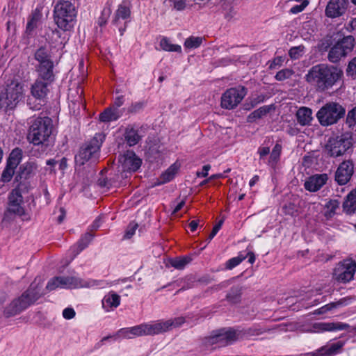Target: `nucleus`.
Wrapping results in <instances>:
<instances>
[{
    "instance_id": "c756f323",
    "label": "nucleus",
    "mask_w": 356,
    "mask_h": 356,
    "mask_svg": "<svg viewBox=\"0 0 356 356\" xmlns=\"http://www.w3.org/2000/svg\"><path fill=\"white\" fill-rule=\"evenodd\" d=\"M343 210L347 213H353L356 211V188L350 191L343 204Z\"/></svg>"
},
{
    "instance_id": "6e6552de",
    "label": "nucleus",
    "mask_w": 356,
    "mask_h": 356,
    "mask_svg": "<svg viewBox=\"0 0 356 356\" xmlns=\"http://www.w3.org/2000/svg\"><path fill=\"white\" fill-rule=\"evenodd\" d=\"M346 113L345 108L339 103L328 102L321 107L316 113V118L322 126L336 124Z\"/></svg>"
},
{
    "instance_id": "412c9836",
    "label": "nucleus",
    "mask_w": 356,
    "mask_h": 356,
    "mask_svg": "<svg viewBox=\"0 0 356 356\" xmlns=\"http://www.w3.org/2000/svg\"><path fill=\"white\" fill-rule=\"evenodd\" d=\"M169 323L164 321H156L147 323H142L143 333L145 335H156L168 331Z\"/></svg>"
},
{
    "instance_id": "603ef678",
    "label": "nucleus",
    "mask_w": 356,
    "mask_h": 356,
    "mask_svg": "<svg viewBox=\"0 0 356 356\" xmlns=\"http://www.w3.org/2000/svg\"><path fill=\"white\" fill-rule=\"evenodd\" d=\"M309 1L308 0H304L301 4L293 6L289 10V13L293 15L298 14L303 11L305 8L309 5Z\"/></svg>"
},
{
    "instance_id": "4468645a",
    "label": "nucleus",
    "mask_w": 356,
    "mask_h": 356,
    "mask_svg": "<svg viewBox=\"0 0 356 356\" xmlns=\"http://www.w3.org/2000/svg\"><path fill=\"white\" fill-rule=\"evenodd\" d=\"M354 172V165L352 161L346 160L341 163L335 172V181L338 184H346L351 179Z\"/></svg>"
},
{
    "instance_id": "c03bdc74",
    "label": "nucleus",
    "mask_w": 356,
    "mask_h": 356,
    "mask_svg": "<svg viewBox=\"0 0 356 356\" xmlns=\"http://www.w3.org/2000/svg\"><path fill=\"white\" fill-rule=\"evenodd\" d=\"M165 323H169L168 326V331L170 330L172 328H175L183 325L186 321V318L183 316L177 317L172 319H168L167 321H164Z\"/></svg>"
},
{
    "instance_id": "2eb2a0df",
    "label": "nucleus",
    "mask_w": 356,
    "mask_h": 356,
    "mask_svg": "<svg viewBox=\"0 0 356 356\" xmlns=\"http://www.w3.org/2000/svg\"><path fill=\"white\" fill-rule=\"evenodd\" d=\"M119 163L124 172H135L141 165V160L132 151H127L120 156Z\"/></svg>"
},
{
    "instance_id": "ddd939ff",
    "label": "nucleus",
    "mask_w": 356,
    "mask_h": 356,
    "mask_svg": "<svg viewBox=\"0 0 356 356\" xmlns=\"http://www.w3.org/2000/svg\"><path fill=\"white\" fill-rule=\"evenodd\" d=\"M247 94L243 86H238L227 89L221 97V106L225 109H233L236 107Z\"/></svg>"
},
{
    "instance_id": "f257e3e1",
    "label": "nucleus",
    "mask_w": 356,
    "mask_h": 356,
    "mask_svg": "<svg viewBox=\"0 0 356 356\" xmlns=\"http://www.w3.org/2000/svg\"><path fill=\"white\" fill-rule=\"evenodd\" d=\"M341 69L334 65L318 64L313 66L305 75V80L319 91L332 88L343 76Z\"/></svg>"
},
{
    "instance_id": "f03ea898",
    "label": "nucleus",
    "mask_w": 356,
    "mask_h": 356,
    "mask_svg": "<svg viewBox=\"0 0 356 356\" xmlns=\"http://www.w3.org/2000/svg\"><path fill=\"white\" fill-rule=\"evenodd\" d=\"M27 140L34 145H46L52 134V120L49 117L32 118L30 120Z\"/></svg>"
},
{
    "instance_id": "1a4fd4ad",
    "label": "nucleus",
    "mask_w": 356,
    "mask_h": 356,
    "mask_svg": "<svg viewBox=\"0 0 356 356\" xmlns=\"http://www.w3.org/2000/svg\"><path fill=\"white\" fill-rule=\"evenodd\" d=\"M104 139V136L96 134L88 143L81 147L79 153L75 156L76 162L83 165L90 159L96 160Z\"/></svg>"
},
{
    "instance_id": "9b49d317",
    "label": "nucleus",
    "mask_w": 356,
    "mask_h": 356,
    "mask_svg": "<svg viewBox=\"0 0 356 356\" xmlns=\"http://www.w3.org/2000/svg\"><path fill=\"white\" fill-rule=\"evenodd\" d=\"M355 272L356 261L352 259H346L337 264L333 277L339 282L346 283L353 279Z\"/></svg>"
},
{
    "instance_id": "4be33fe9",
    "label": "nucleus",
    "mask_w": 356,
    "mask_h": 356,
    "mask_svg": "<svg viewBox=\"0 0 356 356\" xmlns=\"http://www.w3.org/2000/svg\"><path fill=\"white\" fill-rule=\"evenodd\" d=\"M38 72V80L43 81L47 83H52L54 81L53 61L47 62L44 64L38 65L36 67Z\"/></svg>"
},
{
    "instance_id": "0eeeda50",
    "label": "nucleus",
    "mask_w": 356,
    "mask_h": 356,
    "mask_svg": "<svg viewBox=\"0 0 356 356\" xmlns=\"http://www.w3.org/2000/svg\"><path fill=\"white\" fill-rule=\"evenodd\" d=\"M24 84L17 80H12L6 84L5 92L0 95V108L13 109L25 97Z\"/></svg>"
},
{
    "instance_id": "49530a36",
    "label": "nucleus",
    "mask_w": 356,
    "mask_h": 356,
    "mask_svg": "<svg viewBox=\"0 0 356 356\" xmlns=\"http://www.w3.org/2000/svg\"><path fill=\"white\" fill-rule=\"evenodd\" d=\"M111 9L110 7H106L103 9L101 16L99 17L97 23L100 26H104L111 15Z\"/></svg>"
},
{
    "instance_id": "58836bf2",
    "label": "nucleus",
    "mask_w": 356,
    "mask_h": 356,
    "mask_svg": "<svg viewBox=\"0 0 356 356\" xmlns=\"http://www.w3.org/2000/svg\"><path fill=\"white\" fill-rule=\"evenodd\" d=\"M35 58L38 61V65H42L47 62L52 61L48 51L44 47H40L35 51Z\"/></svg>"
},
{
    "instance_id": "3c124183",
    "label": "nucleus",
    "mask_w": 356,
    "mask_h": 356,
    "mask_svg": "<svg viewBox=\"0 0 356 356\" xmlns=\"http://www.w3.org/2000/svg\"><path fill=\"white\" fill-rule=\"evenodd\" d=\"M138 227V225L136 222H130L127 227L124 237L127 239L131 238L135 234L136 230L137 229Z\"/></svg>"
},
{
    "instance_id": "f3484780",
    "label": "nucleus",
    "mask_w": 356,
    "mask_h": 356,
    "mask_svg": "<svg viewBox=\"0 0 356 356\" xmlns=\"http://www.w3.org/2000/svg\"><path fill=\"white\" fill-rule=\"evenodd\" d=\"M236 339V334L234 330H220L218 333L211 336L207 340L211 344H217L218 346H224L234 341Z\"/></svg>"
},
{
    "instance_id": "2f4dec72",
    "label": "nucleus",
    "mask_w": 356,
    "mask_h": 356,
    "mask_svg": "<svg viewBox=\"0 0 356 356\" xmlns=\"http://www.w3.org/2000/svg\"><path fill=\"white\" fill-rule=\"evenodd\" d=\"M130 15L131 10L129 6H127L124 3H122L118 6L113 22L115 24H118L120 19L126 20L130 17Z\"/></svg>"
},
{
    "instance_id": "a878e982",
    "label": "nucleus",
    "mask_w": 356,
    "mask_h": 356,
    "mask_svg": "<svg viewBox=\"0 0 356 356\" xmlns=\"http://www.w3.org/2000/svg\"><path fill=\"white\" fill-rule=\"evenodd\" d=\"M92 238L93 235L90 233H87L83 236H82L74 245L71 247L70 249V253L72 255L70 261L74 259V258L77 254H79L83 250H84L91 242Z\"/></svg>"
},
{
    "instance_id": "b1692460",
    "label": "nucleus",
    "mask_w": 356,
    "mask_h": 356,
    "mask_svg": "<svg viewBox=\"0 0 356 356\" xmlns=\"http://www.w3.org/2000/svg\"><path fill=\"white\" fill-rule=\"evenodd\" d=\"M42 9L41 6H37L30 15L26 27L27 34H31L39 25L42 17Z\"/></svg>"
},
{
    "instance_id": "6ab92c4d",
    "label": "nucleus",
    "mask_w": 356,
    "mask_h": 356,
    "mask_svg": "<svg viewBox=\"0 0 356 356\" xmlns=\"http://www.w3.org/2000/svg\"><path fill=\"white\" fill-rule=\"evenodd\" d=\"M350 325L342 322H318L312 325L314 332H333L345 330L349 328Z\"/></svg>"
},
{
    "instance_id": "dca6fc26",
    "label": "nucleus",
    "mask_w": 356,
    "mask_h": 356,
    "mask_svg": "<svg viewBox=\"0 0 356 356\" xmlns=\"http://www.w3.org/2000/svg\"><path fill=\"white\" fill-rule=\"evenodd\" d=\"M141 336H143V333L142 324H140L130 327L121 328L116 332L115 334L103 337L102 339L100 341L99 343L102 344L104 341L111 338H113L114 339L116 340L118 338L120 337L132 339L134 337Z\"/></svg>"
},
{
    "instance_id": "39448f33",
    "label": "nucleus",
    "mask_w": 356,
    "mask_h": 356,
    "mask_svg": "<svg viewBox=\"0 0 356 356\" xmlns=\"http://www.w3.org/2000/svg\"><path fill=\"white\" fill-rule=\"evenodd\" d=\"M76 14L74 5L70 1H59L54 8V22L59 29L63 31H69L73 27Z\"/></svg>"
},
{
    "instance_id": "4c0bfd02",
    "label": "nucleus",
    "mask_w": 356,
    "mask_h": 356,
    "mask_svg": "<svg viewBox=\"0 0 356 356\" xmlns=\"http://www.w3.org/2000/svg\"><path fill=\"white\" fill-rule=\"evenodd\" d=\"M282 152V145L280 144H276L269 157V159L268 161V165H270L272 168H275L278 161H280V154Z\"/></svg>"
},
{
    "instance_id": "20e7f679",
    "label": "nucleus",
    "mask_w": 356,
    "mask_h": 356,
    "mask_svg": "<svg viewBox=\"0 0 356 356\" xmlns=\"http://www.w3.org/2000/svg\"><path fill=\"white\" fill-rule=\"evenodd\" d=\"M12 215L19 217L24 221L31 220V209L29 205H25L20 191L16 188L13 189L8 195V206L3 220L9 221Z\"/></svg>"
},
{
    "instance_id": "a19ab883",
    "label": "nucleus",
    "mask_w": 356,
    "mask_h": 356,
    "mask_svg": "<svg viewBox=\"0 0 356 356\" xmlns=\"http://www.w3.org/2000/svg\"><path fill=\"white\" fill-rule=\"evenodd\" d=\"M37 170L38 165L35 162H28L24 164L22 174L25 179H27L35 175Z\"/></svg>"
},
{
    "instance_id": "5fc2aeb1",
    "label": "nucleus",
    "mask_w": 356,
    "mask_h": 356,
    "mask_svg": "<svg viewBox=\"0 0 356 356\" xmlns=\"http://www.w3.org/2000/svg\"><path fill=\"white\" fill-rule=\"evenodd\" d=\"M346 73L348 76H356V57L353 58L349 62L346 69Z\"/></svg>"
},
{
    "instance_id": "f704fd0d",
    "label": "nucleus",
    "mask_w": 356,
    "mask_h": 356,
    "mask_svg": "<svg viewBox=\"0 0 356 356\" xmlns=\"http://www.w3.org/2000/svg\"><path fill=\"white\" fill-rule=\"evenodd\" d=\"M160 47L163 51L171 52H181V47L179 44H174L171 43L170 40L166 38L163 37L160 40Z\"/></svg>"
},
{
    "instance_id": "0e129e2a",
    "label": "nucleus",
    "mask_w": 356,
    "mask_h": 356,
    "mask_svg": "<svg viewBox=\"0 0 356 356\" xmlns=\"http://www.w3.org/2000/svg\"><path fill=\"white\" fill-rule=\"evenodd\" d=\"M211 168L210 165H205L202 168V171L201 172H197V177H206L208 175V172Z\"/></svg>"
},
{
    "instance_id": "9d476101",
    "label": "nucleus",
    "mask_w": 356,
    "mask_h": 356,
    "mask_svg": "<svg viewBox=\"0 0 356 356\" xmlns=\"http://www.w3.org/2000/svg\"><path fill=\"white\" fill-rule=\"evenodd\" d=\"M352 146V139L346 135L330 138L326 145L325 151L332 157L343 155Z\"/></svg>"
},
{
    "instance_id": "052dcab7",
    "label": "nucleus",
    "mask_w": 356,
    "mask_h": 356,
    "mask_svg": "<svg viewBox=\"0 0 356 356\" xmlns=\"http://www.w3.org/2000/svg\"><path fill=\"white\" fill-rule=\"evenodd\" d=\"M257 153L259 155V159L264 160V158L270 153V148L268 147H259Z\"/></svg>"
},
{
    "instance_id": "13d9d810",
    "label": "nucleus",
    "mask_w": 356,
    "mask_h": 356,
    "mask_svg": "<svg viewBox=\"0 0 356 356\" xmlns=\"http://www.w3.org/2000/svg\"><path fill=\"white\" fill-rule=\"evenodd\" d=\"M177 10H182L186 8V0H170Z\"/></svg>"
},
{
    "instance_id": "7c9ffc66",
    "label": "nucleus",
    "mask_w": 356,
    "mask_h": 356,
    "mask_svg": "<svg viewBox=\"0 0 356 356\" xmlns=\"http://www.w3.org/2000/svg\"><path fill=\"white\" fill-rule=\"evenodd\" d=\"M179 168L177 163L171 165L160 177L158 184H163L174 179Z\"/></svg>"
},
{
    "instance_id": "e433bc0d",
    "label": "nucleus",
    "mask_w": 356,
    "mask_h": 356,
    "mask_svg": "<svg viewBox=\"0 0 356 356\" xmlns=\"http://www.w3.org/2000/svg\"><path fill=\"white\" fill-rule=\"evenodd\" d=\"M339 202L337 200H330L328 201L325 205V216L326 218L330 219L332 218L337 212V210L339 209Z\"/></svg>"
},
{
    "instance_id": "393cba45",
    "label": "nucleus",
    "mask_w": 356,
    "mask_h": 356,
    "mask_svg": "<svg viewBox=\"0 0 356 356\" xmlns=\"http://www.w3.org/2000/svg\"><path fill=\"white\" fill-rule=\"evenodd\" d=\"M49 84V83L36 79L31 88L32 96L38 100H43L47 94V86Z\"/></svg>"
},
{
    "instance_id": "c9c22d12",
    "label": "nucleus",
    "mask_w": 356,
    "mask_h": 356,
    "mask_svg": "<svg viewBox=\"0 0 356 356\" xmlns=\"http://www.w3.org/2000/svg\"><path fill=\"white\" fill-rule=\"evenodd\" d=\"M242 287L237 286L232 287L226 296L227 300L231 303H238L241 301Z\"/></svg>"
},
{
    "instance_id": "aec40b11",
    "label": "nucleus",
    "mask_w": 356,
    "mask_h": 356,
    "mask_svg": "<svg viewBox=\"0 0 356 356\" xmlns=\"http://www.w3.org/2000/svg\"><path fill=\"white\" fill-rule=\"evenodd\" d=\"M327 174H316L309 177L305 182L304 186L310 192H316L320 190L327 181Z\"/></svg>"
},
{
    "instance_id": "cd10ccee",
    "label": "nucleus",
    "mask_w": 356,
    "mask_h": 356,
    "mask_svg": "<svg viewBox=\"0 0 356 356\" xmlns=\"http://www.w3.org/2000/svg\"><path fill=\"white\" fill-rule=\"evenodd\" d=\"M350 300V298H343L340 299L338 301L328 303V304L317 309L316 310H315L314 314H325L326 312L331 311L334 309L346 306L349 304Z\"/></svg>"
},
{
    "instance_id": "8fccbe9b",
    "label": "nucleus",
    "mask_w": 356,
    "mask_h": 356,
    "mask_svg": "<svg viewBox=\"0 0 356 356\" xmlns=\"http://www.w3.org/2000/svg\"><path fill=\"white\" fill-rule=\"evenodd\" d=\"M303 50L302 46L293 47L290 49L289 54L292 59H298L301 56Z\"/></svg>"
},
{
    "instance_id": "a18cd8bd",
    "label": "nucleus",
    "mask_w": 356,
    "mask_h": 356,
    "mask_svg": "<svg viewBox=\"0 0 356 356\" xmlns=\"http://www.w3.org/2000/svg\"><path fill=\"white\" fill-rule=\"evenodd\" d=\"M346 124L349 128H352L356 124V106L348 112Z\"/></svg>"
},
{
    "instance_id": "c85d7f7f",
    "label": "nucleus",
    "mask_w": 356,
    "mask_h": 356,
    "mask_svg": "<svg viewBox=\"0 0 356 356\" xmlns=\"http://www.w3.org/2000/svg\"><path fill=\"white\" fill-rule=\"evenodd\" d=\"M312 111L310 108L307 107L300 108L296 113L298 122L302 126L309 124L312 120Z\"/></svg>"
},
{
    "instance_id": "ea45409f",
    "label": "nucleus",
    "mask_w": 356,
    "mask_h": 356,
    "mask_svg": "<svg viewBox=\"0 0 356 356\" xmlns=\"http://www.w3.org/2000/svg\"><path fill=\"white\" fill-rule=\"evenodd\" d=\"M270 111V107L269 106H261L259 108L254 111L248 115V121L252 122L257 119H259L265 116L268 113H269Z\"/></svg>"
},
{
    "instance_id": "864d4df0",
    "label": "nucleus",
    "mask_w": 356,
    "mask_h": 356,
    "mask_svg": "<svg viewBox=\"0 0 356 356\" xmlns=\"http://www.w3.org/2000/svg\"><path fill=\"white\" fill-rule=\"evenodd\" d=\"M15 173V170L12 169V168L6 167L5 170L3 171L1 175V180L3 182H8L11 180L13 175Z\"/></svg>"
},
{
    "instance_id": "bf43d9fd",
    "label": "nucleus",
    "mask_w": 356,
    "mask_h": 356,
    "mask_svg": "<svg viewBox=\"0 0 356 356\" xmlns=\"http://www.w3.org/2000/svg\"><path fill=\"white\" fill-rule=\"evenodd\" d=\"M75 311L73 308L67 307L63 311V316L67 320H70L75 316Z\"/></svg>"
},
{
    "instance_id": "f8f14e48",
    "label": "nucleus",
    "mask_w": 356,
    "mask_h": 356,
    "mask_svg": "<svg viewBox=\"0 0 356 356\" xmlns=\"http://www.w3.org/2000/svg\"><path fill=\"white\" fill-rule=\"evenodd\" d=\"M355 40L353 36H347L337 42L330 49L327 58L331 63H337L342 57L346 56L354 47Z\"/></svg>"
},
{
    "instance_id": "774afa93",
    "label": "nucleus",
    "mask_w": 356,
    "mask_h": 356,
    "mask_svg": "<svg viewBox=\"0 0 356 356\" xmlns=\"http://www.w3.org/2000/svg\"><path fill=\"white\" fill-rule=\"evenodd\" d=\"M282 62V58L281 57L275 58L273 62L270 65V69H274L277 65H280Z\"/></svg>"
},
{
    "instance_id": "37998d69",
    "label": "nucleus",
    "mask_w": 356,
    "mask_h": 356,
    "mask_svg": "<svg viewBox=\"0 0 356 356\" xmlns=\"http://www.w3.org/2000/svg\"><path fill=\"white\" fill-rule=\"evenodd\" d=\"M189 257L178 258L171 261V265L177 269H183L191 261Z\"/></svg>"
},
{
    "instance_id": "72a5a7b5",
    "label": "nucleus",
    "mask_w": 356,
    "mask_h": 356,
    "mask_svg": "<svg viewBox=\"0 0 356 356\" xmlns=\"http://www.w3.org/2000/svg\"><path fill=\"white\" fill-rule=\"evenodd\" d=\"M124 139L129 146H134L139 142L140 137L136 130L127 128L124 133Z\"/></svg>"
},
{
    "instance_id": "680f3d73",
    "label": "nucleus",
    "mask_w": 356,
    "mask_h": 356,
    "mask_svg": "<svg viewBox=\"0 0 356 356\" xmlns=\"http://www.w3.org/2000/svg\"><path fill=\"white\" fill-rule=\"evenodd\" d=\"M9 157L11 158L12 160H16L19 162H20V160L22 159V151L21 149H18V148H16L15 149H13Z\"/></svg>"
},
{
    "instance_id": "4d7b16f0",
    "label": "nucleus",
    "mask_w": 356,
    "mask_h": 356,
    "mask_svg": "<svg viewBox=\"0 0 356 356\" xmlns=\"http://www.w3.org/2000/svg\"><path fill=\"white\" fill-rule=\"evenodd\" d=\"M223 222H224V220H223V219H222V220H220L218 222V224H216V225L213 227V229H212V231H211V234H209V238H208V241H209V242H210V241L212 240V238H213L216 235V234H217V233L218 232V231L220 229V228H221V227H222V224H223Z\"/></svg>"
},
{
    "instance_id": "79ce46f5",
    "label": "nucleus",
    "mask_w": 356,
    "mask_h": 356,
    "mask_svg": "<svg viewBox=\"0 0 356 356\" xmlns=\"http://www.w3.org/2000/svg\"><path fill=\"white\" fill-rule=\"evenodd\" d=\"M202 37L191 36L185 40L184 45L186 49H196L202 44Z\"/></svg>"
},
{
    "instance_id": "7ed1b4c3",
    "label": "nucleus",
    "mask_w": 356,
    "mask_h": 356,
    "mask_svg": "<svg viewBox=\"0 0 356 356\" xmlns=\"http://www.w3.org/2000/svg\"><path fill=\"white\" fill-rule=\"evenodd\" d=\"M108 284L104 280H83L76 277H55L51 279L47 284V289L53 291L58 288L76 289V288H105Z\"/></svg>"
},
{
    "instance_id": "09e8293b",
    "label": "nucleus",
    "mask_w": 356,
    "mask_h": 356,
    "mask_svg": "<svg viewBox=\"0 0 356 356\" xmlns=\"http://www.w3.org/2000/svg\"><path fill=\"white\" fill-rule=\"evenodd\" d=\"M293 74V71L290 69H284L279 71L276 75L275 79L277 81H284L285 79H289Z\"/></svg>"
},
{
    "instance_id": "bb28decb",
    "label": "nucleus",
    "mask_w": 356,
    "mask_h": 356,
    "mask_svg": "<svg viewBox=\"0 0 356 356\" xmlns=\"http://www.w3.org/2000/svg\"><path fill=\"white\" fill-rule=\"evenodd\" d=\"M343 346V341H337L322 346L316 352L318 356H333L338 354Z\"/></svg>"
},
{
    "instance_id": "69168bd1",
    "label": "nucleus",
    "mask_w": 356,
    "mask_h": 356,
    "mask_svg": "<svg viewBox=\"0 0 356 356\" xmlns=\"http://www.w3.org/2000/svg\"><path fill=\"white\" fill-rule=\"evenodd\" d=\"M19 162L16 160H12L10 157L8 158V163L6 167L12 168V169H15L16 167L19 165Z\"/></svg>"
},
{
    "instance_id": "5701e85b",
    "label": "nucleus",
    "mask_w": 356,
    "mask_h": 356,
    "mask_svg": "<svg viewBox=\"0 0 356 356\" xmlns=\"http://www.w3.org/2000/svg\"><path fill=\"white\" fill-rule=\"evenodd\" d=\"M102 304L105 312L112 311L120 305V296L113 291H110L104 296Z\"/></svg>"
},
{
    "instance_id": "a211bd4d",
    "label": "nucleus",
    "mask_w": 356,
    "mask_h": 356,
    "mask_svg": "<svg viewBox=\"0 0 356 356\" xmlns=\"http://www.w3.org/2000/svg\"><path fill=\"white\" fill-rule=\"evenodd\" d=\"M348 5L347 0H330L325 8V15L331 18L340 17L345 13Z\"/></svg>"
},
{
    "instance_id": "e2e57ef3",
    "label": "nucleus",
    "mask_w": 356,
    "mask_h": 356,
    "mask_svg": "<svg viewBox=\"0 0 356 356\" xmlns=\"http://www.w3.org/2000/svg\"><path fill=\"white\" fill-rule=\"evenodd\" d=\"M184 204H185L184 200H181V202L177 203L176 205H175L174 204H172V206H171V207L172 209V213L175 214V213H177L179 210L181 209V208L184 206Z\"/></svg>"
},
{
    "instance_id": "473e14b6",
    "label": "nucleus",
    "mask_w": 356,
    "mask_h": 356,
    "mask_svg": "<svg viewBox=\"0 0 356 356\" xmlns=\"http://www.w3.org/2000/svg\"><path fill=\"white\" fill-rule=\"evenodd\" d=\"M120 113L117 108H108L99 115V120L102 122H111L118 120Z\"/></svg>"
},
{
    "instance_id": "338daca9",
    "label": "nucleus",
    "mask_w": 356,
    "mask_h": 356,
    "mask_svg": "<svg viewBox=\"0 0 356 356\" xmlns=\"http://www.w3.org/2000/svg\"><path fill=\"white\" fill-rule=\"evenodd\" d=\"M123 104H124V96L123 95H120V96L115 97V99L114 100V105L117 108L120 107Z\"/></svg>"
},
{
    "instance_id": "423d86ee",
    "label": "nucleus",
    "mask_w": 356,
    "mask_h": 356,
    "mask_svg": "<svg viewBox=\"0 0 356 356\" xmlns=\"http://www.w3.org/2000/svg\"><path fill=\"white\" fill-rule=\"evenodd\" d=\"M40 296L39 290L31 284L30 287L21 296L14 299L4 309L6 317L15 316L34 303Z\"/></svg>"
},
{
    "instance_id": "de8ad7c7",
    "label": "nucleus",
    "mask_w": 356,
    "mask_h": 356,
    "mask_svg": "<svg viewBox=\"0 0 356 356\" xmlns=\"http://www.w3.org/2000/svg\"><path fill=\"white\" fill-rule=\"evenodd\" d=\"M245 256L239 255L229 259L226 263V268L227 269H232L238 264H240L245 259Z\"/></svg>"
},
{
    "instance_id": "6e6d98bb",
    "label": "nucleus",
    "mask_w": 356,
    "mask_h": 356,
    "mask_svg": "<svg viewBox=\"0 0 356 356\" xmlns=\"http://www.w3.org/2000/svg\"><path fill=\"white\" fill-rule=\"evenodd\" d=\"M307 30V35H305V39L309 38V36L314 32L315 29L314 28V24L312 22H305L302 25V31Z\"/></svg>"
}]
</instances>
